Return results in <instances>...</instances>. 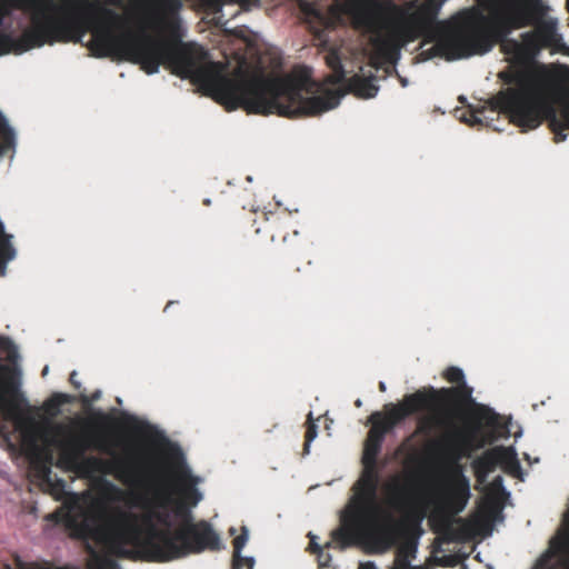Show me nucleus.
Masks as SVG:
<instances>
[{"label": "nucleus", "instance_id": "f257e3e1", "mask_svg": "<svg viewBox=\"0 0 569 569\" xmlns=\"http://www.w3.org/2000/svg\"><path fill=\"white\" fill-rule=\"evenodd\" d=\"M171 496L161 488L151 498L128 493L103 479L100 497L78 526L79 536L102 543L110 556L160 562L158 549L167 552L174 539L167 510Z\"/></svg>", "mask_w": 569, "mask_h": 569}, {"label": "nucleus", "instance_id": "f03ea898", "mask_svg": "<svg viewBox=\"0 0 569 569\" xmlns=\"http://www.w3.org/2000/svg\"><path fill=\"white\" fill-rule=\"evenodd\" d=\"M442 376L448 382L457 386L440 389L422 388L406 395V402L413 405L418 411H432V415L420 419L417 433L427 436L436 428L452 431L446 438V452L456 461L493 441V438L479 436L478 429L462 431L456 427L455 422L465 416L467 409L475 406L480 418L491 426L497 422L498 416L492 409L475 402L473 389L466 383L460 368L449 367Z\"/></svg>", "mask_w": 569, "mask_h": 569}, {"label": "nucleus", "instance_id": "7ed1b4c3", "mask_svg": "<svg viewBox=\"0 0 569 569\" xmlns=\"http://www.w3.org/2000/svg\"><path fill=\"white\" fill-rule=\"evenodd\" d=\"M41 438L58 448L56 466L81 478L112 475L127 486H137L153 470L149 460L114 456V443L103 433L74 432L68 426L56 423L46 429Z\"/></svg>", "mask_w": 569, "mask_h": 569}, {"label": "nucleus", "instance_id": "20e7f679", "mask_svg": "<svg viewBox=\"0 0 569 569\" xmlns=\"http://www.w3.org/2000/svg\"><path fill=\"white\" fill-rule=\"evenodd\" d=\"M499 78L509 87L500 90L490 98L493 110L507 114L510 121L522 131L538 128L543 121L548 122L553 132L555 142L567 139L569 130V100L560 104L559 110L545 99L555 84L550 74L532 76L526 71H502Z\"/></svg>", "mask_w": 569, "mask_h": 569}, {"label": "nucleus", "instance_id": "39448f33", "mask_svg": "<svg viewBox=\"0 0 569 569\" xmlns=\"http://www.w3.org/2000/svg\"><path fill=\"white\" fill-rule=\"evenodd\" d=\"M352 491L350 509L341 517L340 526L331 532L332 542L340 550L367 543L375 552L387 551L396 542L397 522L379 507L378 486L358 479Z\"/></svg>", "mask_w": 569, "mask_h": 569}, {"label": "nucleus", "instance_id": "423d86ee", "mask_svg": "<svg viewBox=\"0 0 569 569\" xmlns=\"http://www.w3.org/2000/svg\"><path fill=\"white\" fill-rule=\"evenodd\" d=\"M482 4L488 16L481 17V28L470 31L472 56L486 53L499 43L505 53L523 58L520 41L509 36L513 30L529 27L541 13L538 1L483 0Z\"/></svg>", "mask_w": 569, "mask_h": 569}, {"label": "nucleus", "instance_id": "0eeeda50", "mask_svg": "<svg viewBox=\"0 0 569 569\" xmlns=\"http://www.w3.org/2000/svg\"><path fill=\"white\" fill-rule=\"evenodd\" d=\"M174 539L167 552L158 549L160 562L183 558L188 555L219 551L223 548L219 533L206 520L187 521L174 530Z\"/></svg>", "mask_w": 569, "mask_h": 569}, {"label": "nucleus", "instance_id": "6e6552de", "mask_svg": "<svg viewBox=\"0 0 569 569\" xmlns=\"http://www.w3.org/2000/svg\"><path fill=\"white\" fill-rule=\"evenodd\" d=\"M167 457L172 475L179 482L180 501L174 507V515L181 518V523L194 521L190 508L196 507L202 500V493L197 488L200 478L192 475L179 446L169 445Z\"/></svg>", "mask_w": 569, "mask_h": 569}, {"label": "nucleus", "instance_id": "1a4fd4ad", "mask_svg": "<svg viewBox=\"0 0 569 569\" xmlns=\"http://www.w3.org/2000/svg\"><path fill=\"white\" fill-rule=\"evenodd\" d=\"M416 412H418L417 408L413 405L406 402V396L401 402L397 405H385L383 412H372L368 418V422L371 423V428L368 431L367 439L365 441L362 457L378 459L386 435L407 417Z\"/></svg>", "mask_w": 569, "mask_h": 569}, {"label": "nucleus", "instance_id": "9d476101", "mask_svg": "<svg viewBox=\"0 0 569 569\" xmlns=\"http://www.w3.org/2000/svg\"><path fill=\"white\" fill-rule=\"evenodd\" d=\"M541 6V13L536 16L529 27L533 30L521 34V51L523 58L536 57L541 49L556 47L560 41L557 33V20L548 17L550 8L543 0H537Z\"/></svg>", "mask_w": 569, "mask_h": 569}, {"label": "nucleus", "instance_id": "9b49d317", "mask_svg": "<svg viewBox=\"0 0 569 569\" xmlns=\"http://www.w3.org/2000/svg\"><path fill=\"white\" fill-rule=\"evenodd\" d=\"M470 32H457L439 39L430 48L420 52L422 60L435 57H445L447 60H457L472 56Z\"/></svg>", "mask_w": 569, "mask_h": 569}, {"label": "nucleus", "instance_id": "f8f14e48", "mask_svg": "<svg viewBox=\"0 0 569 569\" xmlns=\"http://www.w3.org/2000/svg\"><path fill=\"white\" fill-rule=\"evenodd\" d=\"M417 501V486L410 477H395L388 486V505L405 519L413 516Z\"/></svg>", "mask_w": 569, "mask_h": 569}, {"label": "nucleus", "instance_id": "ddd939ff", "mask_svg": "<svg viewBox=\"0 0 569 569\" xmlns=\"http://www.w3.org/2000/svg\"><path fill=\"white\" fill-rule=\"evenodd\" d=\"M416 14H412L409 20L398 23L390 33L379 34L373 39L375 46L380 50H398L400 47L408 42H412L419 38L421 33L420 27L415 23Z\"/></svg>", "mask_w": 569, "mask_h": 569}, {"label": "nucleus", "instance_id": "4468645a", "mask_svg": "<svg viewBox=\"0 0 569 569\" xmlns=\"http://www.w3.org/2000/svg\"><path fill=\"white\" fill-rule=\"evenodd\" d=\"M470 498V482L462 473L460 467H456L451 473V483L447 496V505L452 513H460L466 508Z\"/></svg>", "mask_w": 569, "mask_h": 569}, {"label": "nucleus", "instance_id": "2eb2a0df", "mask_svg": "<svg viewBox=\"0 0 569 569\" xmlns=\"http://www.w3.org/2000/svg\"><path fill=\"white\" fill-rule=\"evenodd\" d=\"M11 369L0 363V411H4L18 396L19 385L10 377Z\"/></svg>", "mask_w": 569, "mask_h": 569}, {"label": "nucleus", "instance_id": "dca6fc26", "mask_svg": "<svg viewBox=\"0 0 569 569\" xmlns=\"http://www.w3.org/2000/svg\"><path fill=\"white\" fill-rule=\"evenodd\" d=\"M498 466L493 448L485 451L480 457L473 460L472 468L478 482L482 483L487 480L489 473H491Z\"/></svg>", "mask_w": 569, "mask_h": 569}, {"label": "nucleus", "instance_id": "f3484780", "mask_svg": "<svg viewBox=\"0 0 569 569\" xmlns=\"http://www.w3.org/2000/svg\"><path fill=\"white\" fill-rule=\"evenodd\" d=\"M417 543L413 541L402 542L396 551L393 566L391 569H425L421 566H411L410 562L416 558Z\"/></svg>", "mask_w": 569, "mask_h": 569}, {"label": "nucleus", "instance_id": "a211bd4d", "mask_svg": "<svg viewBox=\"0 0 569 569\" xmlns=\"http://www.w3.org/2000/svg\"><path fill=\"white\" fill-rule=\"evenodd\" d=\"M150 3L161 23L173 20L182 8L181 0H150Z\"/></svg>", "mask_w": 569, "mask_h": 569}, {"label": "nucleus", "instance_id": "6ab92c4d", "mask_svg": "<svg viewBox=\"0 0 569 569\" xmlns=\"http://www.w3.org/2000/svg\"><path fill=\"white\" fill-rule=\"evenodd\" d=\"M349 88L360 98H373L379 88L378 86L368 78L361 76H353L349 79Z\"/></svg>", "mask_w": 569, "mask_h": 569}, {"label": "nucleus", "instance_id": "aec40b11", "mask_svg": "<svg viewBox=\"0 0 569 569\" xmlns=\"http://www.w3.org/2000/svg\"><path fill=\"white\" fill-rule=\"evenodd\" d=\"M11 236L4 232V227L0 221V273L4 274L6 264L16 256V250L11 244Z\"/></svg>", "mask_w": 569, "mask_h": 569}, {"label": "nucleus", "instance_id": "412c9836", "mask_svg": "<svg viewBox=\"0 0 569 569\" xmlns=\"http://www.w3.org/2000/svg\"><path fill=\"white\" fill-rule=\"evenodd\" d=\"M498 466H501L505 470L512 471L519 469V461L517 453L512 448L498 446L493 447Z\"/></svg>", "mask_w": 569, "mask_h": 569}, {"label": "nucleus", "instance_id": "4be33fe9", "mask_svg": "<svg viewBox=\"0 0 569 569\" xmlns=\"http://www.w3.org/2000/svg\"><path fill=\"white\" fill-rule=\"evenodd\" d=\"M52 461H53V457L50 452H40L39 451L36 460L32 462L38 477L42 481L48 482V483L51 481Z\"/></svg>", "mask_w": 569, "mask_h": 569}, {"label": "nucleus", "instance_id": "5701e85b", "mask_svg": "<svg viewBox=\"0 0 569 569\" xmlns=\"http://www.w3.org/2000/svg\"><path fill=\"white\" fill-rule=\"evenodd\" d=\"M363 470L359 479L371 482L379 487L380 471L377 465V459L362 457Z\"/></svg>", "mask_w": 569, "mask_h": 569}, {"label": "nucleus", "instance_id": "b1692460", "mask_svg": "<svg viewBox=\"0 0 569 569\" xmlns=\"http://www.w3.org/2000/svg\"><path fill=\"white\" fill-rule=\"evenodd\" d=\"M327 63L332 70V74L328 77L331 84H339L345 81L346 74L341 64L340 58L337 53L332 52L327 56Z\"/></svg>", "mask_w": 569, "mask_h": 569}, {"label": "nucleus", "instance_id": "393cba45", "mask_svg": "<svg viewBox=\"0 0 569 569\" xmlns=\"http://www.w3.org/2000/svg\"><path fill=\"white\" fill-rule=\"evenodd\" d=\"M71 400V396L56 392L44 402V409L48 413L54 416L59 413L62 405L69 403Z\"/></svg>", "mask_w": 569, "mask_h": 569}, {"label": "nucleus", "instance_id": "a878e982", "mask_svg": "<svg viewBox=\"0 0 569 569\" xmlns=\"http://www.w3.org/2000/svg\"><path fill=\"white\" fill-rule=\"evenodd\" d=\"M248 540V531L246 528L242 529V532L233 539V556H232V569H241L240 560H242V556L240 555L241 549L246 546Z\"/></svg>", "mask_w": 569, "mask_h": 569}, {"label": "nucleus", "instance_id": "bb28decb", "mask_svg": "<svg viewBox=\"0 0 569 569\" xmlns=\"http://www.w3.org/2000/svg\"><path fill=\"white\" fill-rule=\"evenodd\" d=\"M318 433V427L312 418V412H309L308 420H307V429L305 433V446L303 450L306 453L309 452V447L311 441L317 437Z\"/></svg>", "mask_w": 569, "mask_h": 569}, {"label": "nucleus", "instance_id": "cd10ccee", "mask_svg": "<svg viewBox=\"0 0 569 569\" xmlns=\"http://www.w3.org/2000/svg\"><path fill=\"white\" fill-rule=\"evenodd\" d=\"M319 568H327L331 562V555L323 549L316 553Z\"/></svg>", "mask_w": 569, "mask_h": 569}, {"label": "nucleus", "instance_id": "c85d7f7f", "mask_svg": "<svg viewBox=\"0 0 569 569\" xmlns=\"http://www.w3.org/2000/svg\"><path fill=\"white\" fill-rule=\"evenodd\" d=\"M91 418L96 423L101 426H104L111 421V418L101 411L94 412Z\"/></svg>", "mask_w": 569, "mask_h": 569}, {"label": "nucleus", "instance_id": "c756f323", "mask_svg": "<svg viewBox=\"0 0 569 569\" xmlns=\"http://www.w3.org/2000/svg\"><path fill=\"white\" fill-rule=\"evenodd\" d=\"M11 347V341L9 338L7 337H1L0 336V350H9V348Z\"/></svg>", "mask_w": 569, "mask_h": 569}, {"label": "nucleus", "instance_id": "7c9ffc66", "mask_svg": "<svg viewBox=\"0 0 569 569\" xmlns=\"http://www.w3.org/2000/svg\"><path fill=\"white\" fill-rule=\"evenodd\" d=\"M99 397H100V391H96L90 398H88L87 396H82L81 401L83 405H88L91 401L98 400Z\"/></svg>", "mask_w": 569, "mask_h": 569}, {"label": "nucleus", "instance_id": "2f4dec72", "mask_svg": "<svg viewBox=\"0 0 569 569\" xmlns=\"http://www.w3.org/2000/svg\"><path fill=\"white\" fill-rule=\"evenodd\" d=\"M436 0H427V4L421 8V13H429L432 11Z\"/></svg>", "mask_w": 569, "mask_h": 569}, {"label": "nucleus", "instance_id": "473e14b6", "mask_svg": "<svg viewBox=\"0 0 569 569\" xmlns=\"http://www.w3.org/2000/svg\"><path fill=\"white\" fill-rule=\"evenodd\" d=\"M309 550L312 552V553H317L319 552L320 550H322V547L319 546L315 540L313 538H311L310 540V543H309Z\"/></svg>", "mask_w": 569, "mask_h": 569}, {"label": "nucleus", "instance_id": "72a5a7b5", "mask_svg": "<svg viewBox=\"0 0 569 569\" xmlns=\"http://www.w3.org/2000/svg\"><path fill=\"white\" fill-rule=\"evenodd\" d=\"M77 372L76 371H72L70 373V377H69V381L70 383L76 388V389H79L80 388V382L77 381Z\"/></svg>", "mask_w": 569, "mask_h": 569}, {"label": "nucleus", "instance_id": "f704fd0d", "mask_svg": "<svg viewBox=\"0 0 569 569\" xmlns=\"http://www.w3.org/2000/svg\"><path fill=\"white\" fill-rule=\"evenodd\" d=\"M358 569H378L375 562L372 561H366L361 562L358 567Z\"/></svg>", "mask_w": 569, "mask_h": 569}, {"label": "nucleus", "instance_id": "c9c22d12", "mask_svg": "<svg viewBox=\"0 0 569 569\" xmlns=\"http://www.w3.org/2000/svg\"><path fill=\"white\" fill-rule=\"evenodd\" d=\"M24 437L28 438L30 440V442L32 443V446L37 449L34 432L33 431H26L24 432Z\"/></svg>", "mask_w": 569, "mask_h": 569}, {"label": "nucleus", "instance_id": "e433bc0d", "mask_svg": "<svg viewBox=\"0 0 569 569\" xmlns=\"http://www.w3.org/2000/svg\"><path fill=\"white\" fill-rule=\"evenodd\" d=\"M491 487H492V488H497V489H498V488H502V477L497 476V477L492 480V482H491Z\"/></svg>", "mask_w": 569, "mask_h": 569}, {"label": "nucleus", "instance_id": "4c0bfd02", "mask_svg": "<svg viewBox=\"0 0 569 569\" xmlns=\"http://www.w3.org/2000/svg\"><path fill=\"white\" fill-rule=\"evenodd\" d=\"M240 565H241V569L243 568L244 565H248L249 569H252V567H253V559L252 558H243L242 557V560H240Z\"/></svg>", "mask_w": 569, "mask_h": 569}, {"label": "nucleus", "instance_id": "58836bf2", "mask_svg": "<svg viewBox=\"0 0 569 569\" xmlns=\"http://www.w3.org/2000/svg\"><path fill=\"white\" fill-rule=\"evenodd\" d=\"M395 10L399 13L401 19H403L406 17V14H407V12L405 10H402L401 8H399V7H395Z\"/></svg>", "mask_w": 569, "mask_h": 569}, {"label": "nucleus", "instance_id": "ea45409f", "mask_svg": "<svg viewBox=\"0 0 569 569\" xmlns=\"http://www.w3.org/2000/svg\"><path fill=\"white\" fill-rule=\"evenodd\" d=\"M379 389H380V391H385L386 385L383 382H379Z\"/></svg>", "mask_w": 569, "mask_h": 569}, {"label": "nucleus", "instance_id": "a19ab883", "mask_svg": "<svg viewBox=\"0 0 569 569\" xmlns=\"http://www.w3.org/2000/svg\"><path fill=\"white\" fill-rule=\"evenodd\" d=\"M289 280H290L291 282H298V280H297V278L295 277V274H291V276L289 277Z\"/></svg>", "mask_w": 569, "mask_h": 569}, {"label": "nucleus", "instance_id": "79ce46f5", "mask_svg": "<svg viewBox=\"0 0 569 569\" xmlns=\"http://www.w3.org/2000/svg\"><path fill=\"white\" fill-rule=\"evenodd\" d=\"M431 445H432L433 447H439L441 443H440L439 441H432V442H431Z\"/></svg>", "mask_w": 569, "mask_h": 569}, {"label": "nucleus", "instance_id": "37998d69", "mask_svg": "<svg viewBox=\"0 0 569 569\" xmlns=\"http://www.w3.org/2000/svg\"><path fill=\"white\" fill-rule=\"evenodd\" d=\"M57 482H58V485H59L60 487H63V481H62V480L58 479V480H57Z\"/></svg>", "mask_w": 569, "mask_h": 569}, {"label": "nucleus", "instance_id": "c03bdc74", "mask_svg": "<svg viewBox=\"0 0 569 569\" xmlns=\"http://www.w3.org/2000/svg\"><path fill=\"white\" fill-rule=\"evenodd\" d=\"M203 203H204V204H207V206H209V204H210V200H209V199H206V200L203 201Z\"/></svg>", "mask_w": 569, "mask_h": 569}, {"label": "nucleus", "instance_id": "a18cd8bd", "mask_svg": "<svg viewBox=\"0 0 569 569\" xmlns=\"http://www.w3.org/2000/svg\"><path fill=\"white\" fill-rule=\"evenodd\" d=\"M356 406L360 407V406H361V401H360V400H357V401H356Z\"/></svg>", "mask_w": 569, "mask_h": 569}, {"label": "nucleus", "instance_id": "49530a36", "mask_svg": "<svg viewBox=\"0 0 569 569\" xmlns=\"http://www.w3.org/2000/svg\"><path fill=\"white\" fill-rule=\"evenodd\" d=\"M42 373H43V375H44V373H48V368H47V367L43 369Z\"/></svg>", "mask_w": 569, "mask_h": 569}, {"label": "nucleus", "instance_id": "de8ad7c7", "mask_svg": "<svg viewBox=\"0 0 569 569\" xmlns=\"http://www.w3.org/2000/svg\"><path fill=\"white\" fill-rule=\"evenodd\" d=\"M331 543H332V542H327V543H326V547H327V548L331 547Z\"/></svg>", "mask_w": 569, "mask_h": 569}, {"label": "nucleus", "instance_id": "09e8293b", "mask_svg": "<svg viewBox=\"0 0 569 569\" xmlns=\"http://www.w3.org/2000/svg\"><path fill=\"white\" fill-rule=\"evenodd\" d=\"M300 271V268H297L293 273H298Z\"/></svg>", "mask_w": 569, "mask_h": 569}, {"label": "nucleus", "instance_id": "8fccbe9b", "mask_svg": "<svg viewBox=\"0 0 569 569\" xmlns=\"http://www.w3.org/2000/svg\"><path fill=\"white\" fill-rule=\"evenodd\" d=\"M491 511H492V513H495V512H497V509L492 507Z\"/></svg>", "mask_w": 569, "mask_h": 569}]
</instances>
